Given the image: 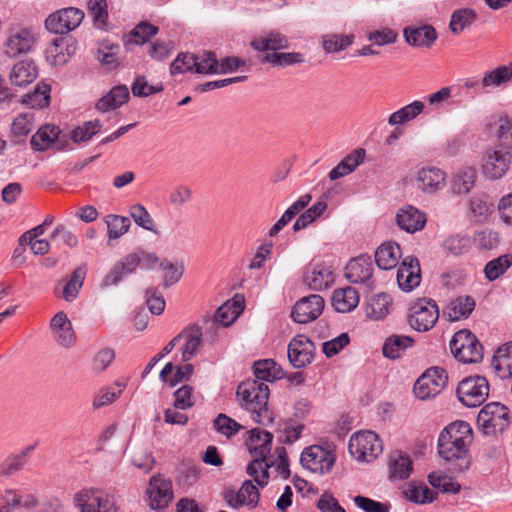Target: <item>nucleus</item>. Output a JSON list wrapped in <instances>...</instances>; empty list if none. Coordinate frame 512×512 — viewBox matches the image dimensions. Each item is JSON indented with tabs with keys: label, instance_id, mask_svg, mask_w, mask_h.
Returning <instances> with one entry per match:
<instances>
[{
	"label": "nucleus",
	"instance_id": "10",
	"mask_svg": "<svg viewBox=\"0 0 512 512\" xmlns=\"http://www.w3.org/2000/svg\"><path fill=\"white\" fill-rule=\"evenodd\" d=\"M447 372L439 367L428 369L417 379L414 385V393L421 400L438 395L446 386Z\"/></svg>",
	"mask_w": 512,
	"mask_h": 512
},
{
	"label": "nucleus",
	"instance_id": "2",
	"mask_svg": "<svg viewBox=\"0 0 512 512\" xmlns=\"http://www.w3.org/2000/svg\"><path fill=\"white\" fill-rule=\"evenodd\" d=\"M236 394L241 399V406L255 422L263 425L273 422L274 415L268 407L270 391L266 383L247 379L238 385Z\"/></svg>",
	"mask_w": 512,
	"mask_h": 512
},
{
	"label": "nucleus",
	"instance_id": "55",
	"mask_svg": "<svg viewBox=\"0 0 512 512\" xmlns=\"http://www.w3.org/2000/svg\"><path fill=\"white\" fill-rule=\"evenodd\" d=\"M118 51V45L103 42L97 50L96 58L103 66L112 70L119 66Z\"/></svg>",
	"mask_w": 512,
	"mask_h": 512
},
{
	"label": "nucleus",
	"instance_id": "30",
	"mask_svg": "<svg viewBox=\"0 0 512 512\" xmlns=\"http://www.w3.org/2000/svg\"><path fill=\"white\" fill-rule=\"evenodd\" d=\"M129 99V90L125 85L113 87L106 95L101 97L96 103V109L100 112L117 109L125 104Z\"/></svg>",
	"mask_w": 512,
	"mask_h": 512
},
{
	"label": "nucleus",
	"instance_id": "45",
	"mask_svg": "<svg viewBox=\"0 0 512 512\" xmlns=\"http://www.w3.org/2000/svg\"><path fill=\"white\" fill-rule=\"evenodd\" d=\"M71 49L64 38H56L46 50V58L52 65H64L71 56Z\"/></svg>",
	"mask_w": 512,
	"mask_h": 512
},
{
	"label": "nucleus",
	"instance_id": "20",
	"mask_svg": "<svg viewBox=\"0 0 512 512\" xmlns=\"http://www.w3.org/2000/svg\"><path fill=\"white\" fill-rule=\"evenodd\" d=\"M177 337L178 341H185L181 347V354L182 361L188 362L196 355L202 344V329L196 324L189 325Z\"/></svg>",
	"mask_w": 512,
	"mask_h": 512
},
{
	"label": "nucleus",
	"instance_id": "7",
	"mask_svg": "<svg viewBox=\"0 0 512 512\" xmlns=\"http://www.w3.org/2000/svg\"><path fill=\"white\" fill-rule=\"evenodd\" d=\"M439 318L436 302L428 298L417 299L409 308L408 323L418 332L431 330Z\"/></svg>",
	"mask_w": 512,
	"mask_h": 512
},
{
	"label": "nucleus",
	"instance_id": "37",
	"mask_svg": "<svg viewBox=\"0 0 512 512\" xmlns=\"http://www.w3.org/2000/svg\"><path fill=\"white\" fill-rule=\"evenodd\" d=\"M34 450V446L30 445L23 449L20 453L8 456L0 464V476L9 477L16 472L22 470L27 463V459L31 452Z\"/></svg>",
	"mask_w": 512,
	"mask_h": 512
},
{
	"label": "nucleus",
	"instance_id": "40",
	"mask_svg": "<svg viewBox=\"0 0 512 512\" xmlns=\"http://www.w3.org/2000/svg\"><path fill=\"white\" fill-rule=\"evenodd\" d=\"M391 298L385 293L377 294L369 299L365 306L366 316L372 320H381L389 313Z\"/></svg>",
	"mask_w": 512,
	"mask_h": 512
},
{
	"label": "nucleus",
	"instance_id": "15",
	"mask_svg": "<svg viewBox=\"0 0 512 512\" xmlns=\"http://www.w3.org/2000/svg\"><path fill=\"white\" fill-rule=\"evenodd\" d=\"M34 43L35 37L31 31L27 29L11 30L3 43V53L10 58H15L28 53Z\"/></svg>",
	"mask_w": 512,
	"mask_h": 512
},
{
	"label": "nucleus",
	"instance_id": "64",
	"mask_svg": "<svg viewBox=\"0 0 512 512\" xmlns=\"http://www.w3.org/2000/svg\"><path fill=\"white\" fill-rule=\"evenodd\" d=\"M496 126L499 145L508 151L512 148V118H499Z\"/></svg>",
	"mask_w": 512,
	"mask_h": 512
},
{
	"label": "nucleus",
	"instance_id": "62",
	"mask_svg": "<svg viewBox=\"0 0 512 512\" xmlns=\"http://www.w3.org/2000/svg\"><path fill=\"white\" fill-rule=\"evenodd\" d=\"M102 128L99 120H91L84 122L83 125L71 131V139L76 142H86L97 134Z\"/></svg>",
	"mask_w": 512,
	"mask_h": 512
},
{
	"label": "nucleus",
	"instance_id": "14",
	"mask_svg": "<svg viewBox=\"0 0 512 512\" xmlns=\"http://www.w3.org/2000/svg\"><path fill=\"white\" fill-rule=\"evenodd\" d=\"M324 299L312 294L298 300L291 311L292 319L297 323H308L317 319L324 309Z\"/></svg>",
	"mask_w": 512,
	"mask_h": 512
},
{
	"label": "nucleus",
	"instance_id": "24",
	"mask_svg": "<svg viewBox=\"0 0 512 512\" xmlns=\"http://www.w3.org/2000/svg\"><path fill=\"white\" fill-rule=\"evenodd\" d=\"M388 469L391 480H405L413 471V462L402 451H393L389 455Z\"/></svg>",
	"mask_w": 512,
	"mask_h": 512
},
{
	"label": "nucleus",
	"instance_id": "44",
	"mask_svg": "<svg viewBox=\"0 0 512 512\" xmlns=\"http://www.w3.org/2000/svg\"><path fill=\"white\" fill-rule=\"evenodd\" d=\"M251 46L260 52L268 50L277 51L287 48L288 40L284 35L278 32H270L266 36L254 39L251 42Z\"/></svg>",
	"mask_w": 512,
	"mask_h": 512
},
{
	"label": "nucleus",
	"instance_id": "56",
	"mask_svg": "<svg viewBox=\"0 0 512 512\" xmlns=\"http://www.w3.org/2000/svg\"><path fill=\"white\" fill-rule=\"evenodd\" d=\"M197 57V64L194 72L199 74H218L219 60L212 51H203L195 54Z\"/></svg>",
	"mask_w": 512,
	"mask_h": 512
},
{
	"label": "nucleus",
	"instance_id": "21",
	"mask_svg": "<svg viewBox=\"0 0 512 512\" xmlns=\"http://www.w3.org/2000/svg\"><path fill=\"white\" fill-rule=\"evenodd\" d=\"M511 155L507 150H495L483 164V171L491 179L501 178L509 169Z\"/></svg>",
	"mask_w": 512,
	"mask_h": 512
},
{
	"label": "nucleus",
	"instance_id": "58",
	"mask_svg": "<svg viewBox=\"0 0 512 512\" xmlns=\"http://www.w3.org/2000/svg\"><path fill=\"white\" fill-rule=\"evenodd\" d=\"M85 274V269L81 267L73 271L71 278L65 284L62 292V296L66 301H73L77 297L79 290L83 285Z\"/></svg>",
	"mask_w": 512,
	"mask_h": 512
},
{
	"label": "nucleus",
	"instance_id": "32",
	"mask_svg": "<svg viewBox=\"0 0 512 512\" xmlns=\"http://www.w3.org/2000/svg\"><path fill=\"white\" fill-rule=\"evenodd\" d=\"M242 299H233V302L227 301L221 305L214 314L212 325L221 324L223 327L232 324L243 311Z\"/></svg>",
	"mask_w": 512,
	"mask_h": 512
},
{
	"label": "nucleus",
	"instance_id": "42",
	"mask_svg": "<svg viewBox=\"0 0 512 512\" xmlns=\"http://www.w3.org/2000/svg\"><path fill=\"white\" fill-rule=\"evenodd\" d=\"M424 109L425 103L416 100L392 113L388 118V123L392 126H395L409 122L423 113Z\"/></svg>",
	"mask_w": 512,
	"mask_h": 512
},
{
	"label": "nucleus",
	"instance_id": "5",
	"mask_svg": "<svg viewBox=\"0 0 512 512\" xmlns=\"http://www.w3.org/2000/svg\"><path fill=\"white\" fill-rule=\"evenodd\" d=\"M477 424L485 435L502 433L510 425L507 407L499 402L485 405L478 414Z\"/></svg>",
	"mask_w": 512,
	"mask_h": 512
},
{
	"label": "nucleus",
	"instance_id": "63",
	"mask_svg": "<svg viewBox=\"0 0 512 512\" xmlns=\"http://www.w3.org/2000/svg\"><path fill=\"white\" fill-rule=\"evenodd\" d=\"M213 426L218 433L226 436L227 438H231L236 435L243 428L241 424L223 413H220L214 419Z\"/></svg>",
	"mask_w": 512,
	"mask_h": 512
},
{
	"label": "nucleus",
	"instance_id": "46",
	"mask_svg": "<svg viewBox=\"0 0 512 512\" xmlns=\"http://www.w3.org/2000/svg\"><path fill=\"white\" fill-rule=\"evenodd\" d=\"M59 133V127L45 125L32 136L30 143L35 150L44 151L58 138Z\"/></svg>",
	"mask_w": 512,
	"mask_h": 512
},
{
	"label": "nucleus",
	"instance_id": "35",
	"mask_svg": "<svg viewBox=\"0 0 512 512\" xmlns=\"http://www.w3.org/2000/svg\"><path fill=\"white\" fill-rule=\"evenodd\" d=\"M402 493L408 501L415 504H428L437 499V493L422 483L410 482L405 486Z\"/></svg>",
	"mask_w": 512,
	"mask_h": 512
},
{
	"label": "nucleus",
	"instance_id": "31",
	"mask_svg": "<svg viewBox=\"0 0 512 512\" xmlns=\"http://www.w3.org/2000/svg\"><path fill=\"white\" fill-rule=\"evenodd\" d=\"M359 303V294L353 287L336 289L332 295V306L336 311L347 313L357 307Z\"/></svg>",
	"mask_w": 512,
	"mask_h": 512
},
{
	"label": "nucleus",
	"instance_id": "4",
	"mask_svg": "<svg viewBox=\"0 0 512 512\" xmlns=\"http://www.w3.org/2000/svg\"><path fill=\"white\" fill-rule=\"evenodd\" d=\"M449 345L452 355L460 362L476 363L483 358V346L467 329L456 332Z\"/></svg>",
	"mask_w": 512,
	"mask_h": 512
},
{
	"label": "nucleus",
	"instance_id": "28",
	"mask_svg": "<svg viewBox=\"0 0 512 512\" xmlns=\"http://www.w3.org/2000/svg\"><path fill=\"white\" fill-rule=\"evenodd\" d=\"M491 366L499 378L505 379L512 376V342L496 350Z\"/></svg>",
	"mask_w": 512,
	"mask_h": 512
},
{
	"label": "nucleus",
	"instance_id": "19",
	"mask_svg": "<svg viewBox=\"0 0 512 512\" xmlns=\"http://www.w3.org/2000/svg\"><path fill=\"white\" fill-rule=\"evenodd\" d=\"M426 215L412 205H406L398 210L396 215L397 225L408 233H415L424 228Z\"/></svg>",
	"mask_w": 512,
	"mask_h": 512
},
{
	"label": "nucleus",
	"instance_id": "38",
	"mask_svg": "<svg viewBox=\"0 0 512 512\" xmlns=\"http://www.w3.org/2000/svg\"><path fill=\"white\" fill-rule=\"evenodd\" d=\"M193 372V366L186 364L175 367L171 362L167 363L160 372V379L174 387L180 382L188 380Z\"/></svg>",
	"mask_w": 512,
	"mask_h": 512
},
{
	"label": "nucleus",
	"instance_id": "54",
	"mask_svg": "<svg viewBox=\"0 0 512 512\" xmlns=\"http://www.w3.org/2000/svg\"><path fill=\"white\" fill-rule=\"evenodd\" d=\"M512 78V63L509 65H503L495 68L488 72L483 77L481 84L483 88L489 86H500L503 83L508 82Z\"/></svg>",
	"mask_w": 512,
	"mask_h": 512
},
{
	"label": "nucleus",
	"instance_id": "11",
	"mask_svg": "<svg viewBox=\"0 0 512 512\" xmlns=\"http://www.w3.org/2000/svg\"><path fill=\"white\" fill-rule=\"evenodd\" d=\"M84 19V12L75 7L60 9L48 16L45 27L55 34H67L77 28Z\"/></svg>",
	"mask_w": 512,
	"mask_h": 512
},
{
	"label": "nucleus",
	"instance_id": "41",
	"mask_svg": "<svg viewBox=\"0 0 512 512\" xmlns=\"http://www.w3.org/2000/svg\"><path fill=\"white\" fill-rule=\"evenodd\" d=\"M365 154L364 149L355 150L346 156L336 167L329 172L330 180H336L340 177L352 173L356 167L362 162Z\"/></svg>",
	"mask_w": 512,
	"mask_h": 512
},
{
	"label": "nucleus",
	"instance_id": "53",
	"mask_svg": "<svg viewBox=\"0 0 512 512\" xmlns=\"http://www.w3.org/2000/svg\"><path fill=\"white\" fill-rule=\"evenodd\" d=\"M428 482L442 493L457 494L461 490V485L455 482L452 477L437 472H431L428 475Z\"/></svg>",
	"mask_w": 512,
	"mask_h": 512
},
{
	"label": "nucleus",
	"instance_id": "8",
	"mask_svg": "<svg viewBox=\"0 0 512 512\" xmlns=\"http://www.w3.org/2000/svg\"><path fill=\"white\" fill-rule=\"evenodd\" d=\"M456 393L463 405L471 408L478 407L489 395V384L485 377H468L459 383Z\"/></svg>",
	"mask_w": 512,
	"mask_h": 512
},
{
	"label": "nucleus",
	"instance_id": "25",
	"mask_svg": "<svg viewBox=\"0 0 512 512\" xmlns=\"http://www.w3.org/2000/svg\"><path fill=\"white\" fill-rule=\"evenodd\" d=\"M401 258L400 246L392 241L382 243L375 251V262L382 270H390L397 266Z\"/></svg>",
	"mask_w": 512,
	"mask_h": 512
},
{
	"label": "nucleus",
	"instance_id": "61",
	"mask_svg": "<svg viewBox=\"0 0 512 512\" xmlns=\"http://www.w3.org/2000/svg\"><path fill=\"white\" fill-rule=\"evenodd\" d=\"M130 217L134 220V222L141 228L153 232L154 234H158V231L155 228L154 221L150 216L149 212L146 208L141 204H134L130 207L129 210Z\"/></svg>",
	"mask_w": 512,
	"mask_h": 512
},
{
	"label": "nucleus",
	"instance_id": "22",
	"mask_svg": "<svg viewBox=\"0 0 512 512\" xmlns=\"http://www.w3.org/2000/svg\"><path fill=\"white\" fill-rule=\"evenodd\" d=\"M397 282L404 291H411L420 283V267L416 258L405 259L397 271Z\"/></svg>",
	"mask_w": 512,
	"mask_h": 512
},
{
	"label": "nucleus",
	"instance_id": "50",
	"mask_svg": "<svg viewBox=\"0 0 512 512\" xmlns=\"http://www.w3.org/2000/svg\"><path fill=\"white\" fill-rule=\"evenodd\" d=\"M158 32V27L148 23L141 22L139 23L126 37H125V45H143L146 43L150 37L156 35Z\"/></svg>",
	"mask_w": 512,
	"mask_h": 512
},
{
	"label": "nucleus",
	"instance_id": "16",
	"mask_svg": "<svg viewBox=\"0 0 512 512\" xmlns=\"http://www.w3.org/2000/svg\"><path fill=\"white\" fill-rule=\"evenodd\" d=\"M147 494L151 509H164L173 499L172 483L161 476H154L150 479Z\"/></svg>",
	"mask_w": 512,
	"mask_h": 512
},
{
	"label": "nucleus",
	"instance_id": "17",
	"mask_svg": "<svg viewBox=\"0 0 512 512\" xmlns=\"http://www.w3.org/2000/svg\"><path fill=\"white\" fill-rule=\"evenodd\" d=\"M140 266L139 253H130L116 262L111 270L105 275L101 287H109L119 283L124 275L131 274Z\"/></svg>",
	"mask_w": 512,
	"mask_h": 512
},
{
	"label": "nucleus",
	"instance_id": "36",
	"mask_svg": "<svg viewBox=\"0 0 512 512\" xmlns=\"http://www.w3.org/2000/svg\"><path fill=\"white\" fill-rule=\"evenodd\" d=\"M255 380L259 382H273L282 378V369L272 359L258 360L253 365Z\"/></svg>",
	"mask_w": 512,
	"mask_h": 512
},
{
	"label": "nucleus",
	"instance_id": "39",
	"mask_svg": "<svg viewBox=\"0 0 512 512\" xmlns=\"http://www.w3.org/2000/svg\"><path fill=\"white\" fill-rule=\"evenodd\" d=\"M414 343L410 336L391 335L383 345L382 351L386 358L397 359L401 357L403 352L411 347Z\"/></svg>",
	"mask_w": 512,
	"mask_h": 512
},
{
	"label": "nucleus",
	"instance_id": "57",
	"mask_svg": "<svg viewBox=\"0 0 512 512\" xmlns=\"http://www.w3.org/2000/svg\"><path fill=\"white\" fill-rule=\"evenodd\" d=\"M470 238L467 235L456 234L447 237L442 247L447 254L458 256L468 251Z\"/></svg>",
	"mask_w": 512,
	"mask_h": 512
},
{
	"label": "nucleus",
	"instance_id": "6",
	"mask_svg": "<svg viewBox=\"0 0 512 512\" xmlns=\"http://www.w3.org/2000/svg\"><path fill=\"white\" fill-rule=\"evenodd\" d=\"M349 451L356 460L371 462L382 453L383 444L375 432L360 431L351 436Z\"/></svg>",
	"mask_w": 512,
	"mask_h": 512
},
{
	"label": "nucleus",
	"instance_id": "43",
	"mask_svg": "<svg viewBox=\"0 0 512 512\" xmlns=\"http://www.w3.org/2000/svg\"><path fill=\"white\" fill-rule=\"evenodd\" d=\"M469 211L476 222L483 223L492 214L493 204L486 194H476L470 200Z\"/></svg>",
	"mask_w": 512,
	"mask_h": 512
},
{
	"label": "nucleus",
	"instance_id": "13",
	"mask_svg": "<svg viewBox=\"0 0 512 512\" xmlns=\"http://www.w3.org/2000/svg\"><path fill=\"white\" fill-rule=\"evenodd\" d=\"M288 359L295 369L309 365L314 358L315 345L305 335H296L288 344Z\"/></svg>",
	"mask_w": 512,
	"mask_h": 512
},
{
	"label": "nucleus",
	"instance_id": "48",
	"mask_svg": "<svg viewBox=\"0 0 512 512\" xmlns=\"http://www.w3.org/2000/svg\"><path fill=\"white\" fill-rule=\"evenodd\" d=\"M476 181V170L472 167L459 169L452 180V189L457 194H467Z\"/></svg>",
	"mask_w": 512,
	"mask_h": 512
},
{
	"label": "nucleus",
	"instance_id": "52",
	"mask_svg": "<svg viewBox=\"0 0 512 512\" xmlns=\"http://www.w3.org/2000/svg\"><path fill=\"white\" fill-rule=\"evenodd\" d=\"M512 266V255L504 254L487 262L484 267L485 277L494 281L502 276Z\"/></svg>",
	"mask_w": 512,
	"mask_h": 512
},
{
	"label": "nucleus",
	"instance_id": "34",
	"mask_svg": "<svg viewBox=\"0 0 512 512\" xmlns=\"http://www.w3.org/2000/svg\"><path fill=\"white\" fill-rule=\"evenodd\" d=\"M418 188L424 192H434L445 180V174L438 168H422L417 173Z\"/></svg>",
	"mask_w": 512,
	"mask_h": 512
},
{
	"label": "nucleus",
	"instance_id": "29",
	"mask_svg": "<svg viewBox=\"0 0 512 512\" xmlns=\"http://www.w3.org/2000/svg\"><path fill=\"white\" fill-rule=\"evenodd\" d=\"M129 99V90L125 85L113 87L106 95L101 97L96 103V109L100 112L117 109L125 104Z\"/></svg>",
	"mask_w": 512,
	"mask_h": 512
},
{
	"label": "nucleus",
	"instance_id": "12",
	"mask_svg": "<svg viewBox=\"0 0 512 512\" xmlns=\"http://www.w3.org/2000/svg\"><path fill=\"white\" fill-rule=\"evenodd\" d=\"M346 279L354 284H362L368 291L375 288L373 263L369 255L363 254L351 259L345 267Z\"/></svg>",
	"mask_w": 512,
	"mask_h": 512
},
{
	"label": "nucleus",
	"instance_id": "1",
	"mask_svg": "<svg viewBox=\"0 0 512 512\" xmlns=\"http://www.w3.org/2000/svg\"><path fill=\"white\" fill-rule=\"evenodd\" d=\"M473 440L472 428L465 421L449 424L439 435L438 452L446 461L458 460L455 470L462 472L469 467L467 454Z\"/></svg>",
	"mask_w": 512,
	"mask_h": 512
},
{
	"label": "nucleus",
	"instance_id": "23",
	"mask_svg": "<svg viewBox=\"0 0 512 512\" xmlns=\"http://www.w3.org/2000/svg\"><path fill=\"white\" fill-rule=\"evenodd\" d=\"M333 282L334 277L331 268L322 264L312 266L304 276V283L310 289L316 291L328 288Z\"/></svg>",
	"mask_w": 512,
	"mask_h": 512
},
{
	"label": "nucleus",
	"instance_id": "60",
	"mask_svg": "<svg viewBox=\"0 0 512 512\" xmlns=\"http://www.w3.org/2000/svg\"><path fill=\"white\" fill-rule=\"evenodd\" d=\"M327 204L323 201H318L303 214H301L293 225L294 231H300L306 228L309 224L319 218L326 210Z\"/></svg>",
	"mask_w": 512,
	"mask_h": 512
},
{
	"label": "nucleus",
	"instance_id": "59",
	"mask_svg": "<svg viewBox=\"0 0 512 512\" xmlns=\"http://www.w3.org/2000/svg\"><path fill=\"white\" fill-rule=\"evenodd\" d=\"M159 268L164 271L163 286L165 288L176 284L181 279L184 271L183 264L173 263L168 259H163L159 263Z\"/></svg>",
	"mask_w": 512,
	"mask_h": 512
},
{
	"label": "nucleus",
	"instance_id": "9",
	"mask_svg": "<svg viewBox=\"0 0 512 512\" xmlns=\"http://www.w3.org/2000/svg\"><path fill=\"white\" fill-rule=\"evenodd\" d=\"M335 461V454L320 445H311L305 448L300 456L303 468L320 475L331 472Z\"/></svg>",
	"mask_w": 512,
	"mask_h": 512
},
{
	"label": "nucleus",
	"instance_id": "3",
	"mask_svg": "<svg viewBox=\"0 0 512 512\" xmlns=\"http://www.w3.org/2000/svg\"><path fill=\"white\" fill-rule=\"evenodd\" d=\"M273 441L272 433L253 428L250 430V437L247 443L248 450L252 454L253 459L248 464L246 472L254 478V481L260 487H264L268 483V470L275 465L273 461H268Z\"/></svg>",
	"mask_w": 512,
	"mask_h": 512
},
{
	"label": "nucleus",
	"instance_id": "18",
	"mask_svg": "<svg viewBox=\"0 0 512 512\" xmlns=\"http://www.w3.org/2000/svg\"><path fill=\"white\" fill-rule=\"evenodd\" d=\"M259 496V491L251 480H246L237 493L232 489L224 492V500L232 508H239L243 505L255 507Z\"/></svg>",
	"mask_w": 512,
	"mask_h": 512
},
{
	"label": "nucleus",
	"instance_id": "51",
	"mask_svg": "<svg viewBox=\"0 0 512 512\" xmlns=\"http://www.w3.org/2000/svg\"><path fill=\"white\" fill-rule=\"evenodd\" d=\"M50 85L38 84L33 92L23 96L22 102L31 108H44L50 103Z\"/></svg>",
	"mask_w": 512,
	"mask_h": 512
},
{
	"label": "nucleus",
	"instance_id": "49",
	"mask_svg": "<svg viewBox=\"0 0 512 512\" xmlns=\"http://www.w3.org/2000/svg\"><path fill=\"white\" fill-rule=\"evenodd\" d=\"M477 14L473 9L464 8L452 13L449 28L453 34H459L470 27L476 20Z\"/></svg>",
	"mask_w": 512,
	"mask_h": 512
},
{
	"label": "nucleus",
	"instance_id": "33",
	"mask_svg": "<svg viewBox=\"0 0 512 512\" xmlns=\"http://www.w3.org/2000/svg\"><path fill=\"white\" fill-rule=\"evenodd\" d=\"M406 42L412 46L430 47L437 38L435 29L430 25L404 29Z\"/></svg>",
	"mask_w": 512,
	"mask_h": 512
},
{
	"label": "nucleus",
	"instance_id": "26",
	"mask_svg": "<svg viewBox=\"0 0 512 512\" xmlns=\"http://www.w3.org/2000/svg\"><path fill=\"white\" fill-rule=\"evenodd\" d=\"M475 305L473 297L468 295L458 296L448 303L444 314L450 321L466 319L475 309Z\"/></svg>",
	"mask_w": 512,
	"mask_h": 512
},
{
	"label": "nucleus",
	"instance_id": "47",
	"mask_svg": "<svg viewBox=\"0 0 512 512\" xmlns=\"http://www.w3.org/2000/svg\"><path fill=\"white\" fill-rule=\"evenodd\" d=\"M107 226V236L110 241L117 240L129 231L131 222L128 217L109 214L103 218Z\"/></svg>",
	"mask_w": 512,
	"mask_h": 512
},
{
	"label": "nucleus",
	"instance_id": "27",
	"mask_svg": "<svg viewBox=\"0 0 512 512\" xmlns=\"http://www.w3.org/2000/svg\"><path fill=\"white\" fill-rule=\"evenodd\" d=\"M38 75L37 66L31 60H22L16 63L9 75L12 85L23 87L32 83Z\"/></svg>",
	"mask_w": 512,
	"mask_h": 512
}]
</instances>
